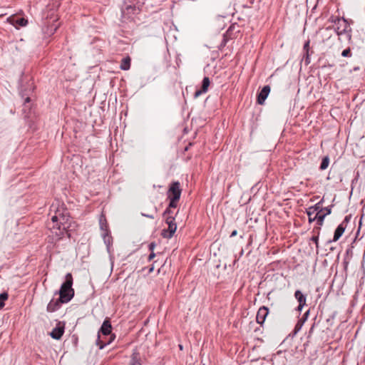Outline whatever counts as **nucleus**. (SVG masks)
I'll return each mask as SVG.
<instances>
[{
    "label": "nucleus",
    "instance_id": "f257e3e1",
    "mask_svg": "<svg viewBox=\"0 0 365 365\" xmlns=\"http://www.w3.org/2000/svg\"><path fill=\"white\" fill-rule=\"evenodd\" d=\"M50 215L51 222L48 223L49 229L53 230L56 235L60 237L65 230L71 227V219L68 212L58 204L53 203L51 207Z\"/></svg>",
    "mask_w": 365,
    "mask_h": 365
},
{
    "label": "nucleus",
    "instance_id": "f03ea898",
    "mask_svg": "<svg viewBox=\"0 0 365 365\" xmlns=\"http://www.w3.org/2000/svg\"><path fill=\"white\" fill-rule=\"evenodd\" d=\"M334 24V31L339 39L344 38L350 41L351 38V29L348 21L342 18L336 17L331 20Z\"/></svg>",
    "mask_w": 365,
    "mask_h": 365
},
{
    "label": "nucleus",
    "instance_id": "7ed1b4c3",
    "mask_svg": "<svg viewBox=\"0 0 365 365\" xmlns=\"http://www.w3.org/2000/svg\"><path fill=\"white\" fill-rule=\"evenodd\" d=\"M73 277L71 273L66 275V281L63 282L59 290V295L61 302H68L74 295V290L72 288Z\"/></svg>",
    "mask_w": 365,
    "mask_h": 365
},
{
    "label": "nucleus",
    "instance_id": "20e7f679",
    "mask_svg": "<svg viewBox=\"0 0 365 365\" xmlns=\"http://www.w3.org/2000/svg\"><path fill=\"white\" fill-rule=\"evenodd\" d=\"M166 223L168 225V229L164 230L162 232V235L164 238L170 239L171 238L174 233L176 231L177 225L175 222V219L173 217H168L166 219Z\"/></svg>",
    "mask_w": 365,
    "mask_h": 365
},
{
    "label": "nucleus",
    "instance_id": "39448f33",
    "mask_svg": "<svg viewBox=\"0 0 365 365\" xmlns=\"http://www.w3.org/2000/svg\"><path fill=\"white\" fill-rule=\"evenodd\" d=\"M64 324L59 322L56 327L51 331L50 336L54 339H60L64 333Z\"/></svg>",
    "mask_w": 365,
    "mask_h": 365
},
{
    "label": "nucleus",
    "instance_id": "423d86ee",
    "mask_svg": "<svg viewBox=\"0 0 365 365\" xmlns=\"http://www.w3.org/2000/svg\"><path fill=\"white\" fill-rule=\"evenodd\" d=\"M168 193L169 197H173L174 200H179L181 195L180 183L178 182H173L169 189Z\"/></svg>",
    "mask_w": 365,
    "mask_h": 365
},
{
    "label": "nucleus",
    "instance_id": "0eeeda50",
    "mask_svg": "<svg viewBox=\"0 0 365 365\" xmlns=\"http://www.w3.org/2000/svg\"><path fill=\"white\" fill-rule=\"evenodd\" d=\"M322 201L323 200L319 201L318 203H317L314 206H311V207H309L307 209V215L309 217V222H312L313 221L312 215H315L318 212H322L323 211Z\"/></svg>",
    "mask_w": 365,
    "mask_h": 365
},
{
    "label": "nucleus",
    "instance_id": "6e6552de",
    "mask_svg": "<svg viewBox=\"0 0 365 365\" xmlns=\"http://www.w3.org/2000/svg\"><path fill=\"white\" fill-rule=\"evenodd\" d=\"M269 313L268 308L266 307H262L259 309L256 319L258 324H262Z\"/></svg>",
    "mask_w": 365,
    "mask_h": 365
},
{
    "label": "nucleus",
    "instance_id": "1a4fd4ad",
    "mask_svg": "<svg viewBox=\"0 0 365 365\" xmlns=\"http://www.w3.org/2000/svg\"><path fill=\"white\" fill-rule=\"evenodd\" d=\"M294 297L299 302L297 310L301 312L304 305L306 304V297L302 294L300 290H297L294 293Z\"/></svg>",
    "mask_w": 365,
    "mask_h": 365
},
{
    "label": "nucleus",
    "instance_id": "9d476101",
    "mask_svg": "<svg viewBox=\"0 0 365 365\" xmlns=\"http://www.w3.org/2000/svg\"><path fill=\"white\" fill-rule=\"evenodd\" d=\"M270 92V87L269 86H265L262 88L260 93L258 95L257 102L259 104L262 105L267 98L269 93Z\"/></svg>",
    "mask_w": 365,
    "mask_h": 365
},
{
    "label": "nucleus",
    "instance_id": "9b49d317",
    "mask_svg": "<svg viewBox=\"0 0 365 365\" xmlns=\"http://www.w3.org/2000/svg\"><path fill=\"white\" fill-rule=\"evenodd\" d=\"M210 79L208 77H205L202 80V88L200 90L196 91L194 96L195 98L199 97L201 94L205 93L207 91L210 86Z\"/></svg>",
    "mask_w": 365,
    "mask_h": 365
},
{
    "label": "nucleus",
    "instance_id": "f8f14e48",
    "mask_svg": "<svg viewBox=\"0 0 365 365\" xmlns=\"http://www.w3.org/2000/svg\"><path fill=\"white\" fill-rule=\"evenodd\" d=\"M62 303L63 302H61L60 297H59V299H51L47 305V311L48 312H55L60 307L61 304H62Z\"/></svg>",
    "mask_w": 365,
    "mask_h": 365
},
{
    "label": "nucleus",
    "instance_id": "ddd939ff",
    "mask_svg": "<svg viewBox=\"0 0 365 365\" xmlns=\"http://www.w3.org/2000/svg\"><path fill=\"white\" fill-rule=\"evenodd\" d=\"M101 235L103 238L104 243L107 246L108 250H109L110 246L112 244V237L110 235L109 230L106 229L104 232L101 233Z\"/></svg>",
    "mask_w": 365,
    "mask_h": 365
},
{
    "label": "nucleus",
    "instance_id": "4468645a",
    "mask_svg": "<svg viewBox=\"0 0 365 365\" xmlns=\"http://www.w3.org/2000/svg\"><path fill=\"white\" fill-rule=\"evenodd\" d=\"M345 230V227L343 226L342 224L339 225L335 232H334V238L333 240L331 241V242H336L341 237V235H343L344 232Z\"/></svg>",
    "mask_w": 365,
    "mask_h": 365
},
{
    "label": "nucleus",
    "instance_id": "2eb2a0df",
    "mask_svg": "<svg viewBox=\"0 0 365 365\" xmlns=\"http://www.w3.org/2000/svg\"><path fill=\"white\" fill-rule=\"evenodd\" d=\"M111 325L109 323L108 321H104L101 327V331L103 335H108L111 332Z\"/></svg>",
    "mask_w": 365,
    "mask_h": 365
},
{
    "label": "nucleus",
    "instance_id": "dca6fc26",
    "mask_svg": "<svg viewBox=\"0 0 365 365\" xmlns=\"http://www.w3.org/2000/svg\"><path fill=\"white\" fill-rule=\"evenodd\" d=\"M11 23L17 26H25L27 25V23H28V21L26 19H25L24 18H19V19H14V18H11V20H10Z\"/></svg>",
    "mask_w": 365,
    "mask_h": 365
},
{
    "label": "nucleus",
    "instance_id": "f3484780",
    "mask_svg": "<svg viewBox=\"0 0 365 365\" xmlns=\"http://www.w3.org/2000/svg\"><path fill=\"white\" fill-rule=\"evenodd\" d=\"M130 66V58L129 57H126L122 59L120 63V68L123 71H128Z\"/></svg>",
    "mask_w": 365,
    "mask_h": 365
},
{
    "label": "nucleus",
    "instance_id": "a211bd4d",
    "mask_svg": "<svg viewBox=\"0 0 365 365\" xmlns=\"http://www.w3.org/2000/svg\"><path fill=\"white\" fill-rule=\"evenodd\" d=\"M325 215L323 213L322 214V212H318L314 217H313V221L315 220H317V222H318V224L319 225H322L323 222H324V217H325Z\"/></svg>",
    "mask_w": 365,
    "mask_h": 365
},
{
    "label": "nucleus",
    "instance_id": "6ab92c4d",
    "mask_svg": "<svg viewBox=\"0 0 365 365\" xmlns=\"http://www.w3.org/2000/svg\"><path fill=\"white\" fill-rule=\"evenodd\" d=\"M139 354L138 353L134 352L132 355V359L130 363V365H141L139 361Z\"/></svg>",
    "mask_w": 365,
    "mask_h": 365
},
{
    "label": "nucleus",
    "instance_id": "aec40b11",
    "mask_svg": "<svg viewBox=\"0 0 365 365\" xmlns=\"http://www.w3.org/2000/svg\"><path fill=\"white\" fill-rule=\"evenodd\" d=\"M329 157H324L323 159H322V163L320 165V169L324 170L325 169H327L329 166Z\"/></svg>",
    "mask_w": 365,
    "mask_h": 365
},
{
    "label": "nucleus",
    "instance_id": "412c9836",
    "mask_svg": "<svg viewBox=\"0 0 365 365\" xmlns=\"http://www.w3.org/2000/svg\"><path fill=\"white\" fill-rule=\"evenodd\" d=\"M8 299V294L3 292L0 294V309L4 307V302Z\"/></svg>",
    "mask_w": 365,
    "mask_h": 365
},
{
    "label": "nucleus",
    "instance_id": "4be33fe9",
    "mask_svg": "<svg viewBox=\"0 0 365 365\" xmlns=\"http://www.w3.org/2000/svg\"><path fill=\"white\" fill-rule=\"evenodd\" d=\"M100 227L102 230V232H104L105 230H108V225L106 222H105V220H103V217H101L100 219Z\"/></svg>",
    "mask_w": 365,
    "mask_h": 365
},
{
    "label": "nucleus",
    "instance_id": "5701e85b",
    "mask_svg": "<svg viewBox=\"0 0 365 365\" xmlns=\"http://www.w3.org/2000/svg\"><path fill=\"white\" fill-rule=\"evenodd\" d=\"M96 344L99 346V349H102L104 348V346L106 345V344H103V343H101V340H100V336L99 334L98 335V339L96 340Z\"/></svg>",
    "mask_w": 365,
    "mask_h": 365
},
{
    "label": "nucleus",
    "instance_id": "b1692460",
    "mask_svg": "<svg viewBox=\"0 0 365 365\" xmlns=\"http://www.w3.org/2000/svg\"><path fill=\"white\" fill-rule=\"evenodd\" d=\"M170 199V205L169 206L171 207H176L177 206V202L178 200H174L173 197H169Z\"/></svg>",
    "mask_w": 365,
    "mask_h": 365
},
{
    "label": "nucleus",
    "instance_id": "393cba45",
    "mask_svg": "<svg viewBox=\"0 0 365 365\" xmlns=\"http://www.w3.org/2000/svg\"><path fill=\"white\" fill-rule=\"evenodd\" d=\"M309 41H307L304 46V50L306 51L307 53V59L309 58L308 51H309Z\"/></svg>",
    "mask_w": 365,
    "mask_h": 365
},
{
    "label": "nucleus",
    "instance_id": "a878e982",
    "mask_svg": "<svg viewBox=\"0 0 365 365\" xmlns=\"http://www.w3.org/2000/svg\"><path fill=\"white\" fill-rule=\"evenodd\" d=\"M302 327V322H298L294 328L295 334L297 333Z\"/></svg>",
    "mask_w": 365,
    "mask_h": 365
},
{
    "label": "nucleus",
    "instance_id": "bb28decb",
    "mask_svg": "<svg viewBox=\"0 0 365 365\" xmlns=\"http://www.w3.org/2000/svg\"><path fill=\"white\" fill-rule=\"evenodd\" d=\"M349 55H350V49L349 48L344 50L341 53V56L344 57H347Z\"/></svg>",
    "mask_w": 365,
    "mask_h": 365
},
{
    "label": "nucleus",
    "instance_id": "cd10ccee",
    "mask_svg": "<svg viewBox=\"0 0 365 365\" xmlns=\"http://www.w3.org/2000/svg\"><path fill=\"white\" fill-rule=\"evenodd\" d=\"M311 240L316 244L317 247H318L319 237L313 236Z\"/></svg>",
    "mask_w": 365,
    "mask_h": 365
},
{
    "label": "nucleus",
    "instance_id": "c85d7f7f",
    "mask_svg": "<svg viewBox=\"0 0 365 365\" xmlns=\"http://www.w3.org/2000/svg\"><path fill=\"white\" fill-rule=\"evenodd\" d=\"M323 210L326 211V212L324 213L325 215H329L331 213V208L329 207L324 208Z\"/></svg>",
    "mask_w": 365,
    "mask_h": 365
},
{
    "label": "nucleus",
    "instance_id": "c756f323",
    "mask_svg": "<svg viewBox=\"0 0 365 365\" xmlns=\"http://www.w3.org/2000/svg\"><path fill=\"white\" fill-rule=\"evenodd\" d=\"M155 253L152 252V253L149 255V257H148V259H149V260H151L152 259H153V258L155 257Z\"/></svg>",
    "mask_w": 365,
    "mask_h": 365
},
{
    "label": "nucleus",
    "instance_id": "7c9ffc66",
    "mask_svg": "<svg viewBox=\"0 0 365 365\" xmlns=\"http://www.w3.org/2000/svg\"><path fill=\"white\" fill-rule=\"evenodd\" d=\"M237 234V230H234L232 232L231 235H230V237H235L236 236Z\"/></svg>",
    "mask_w": 365,
    "mask_h": 365
},
{
    "label": "nucleus",
    "instance_id": "2f4dec72",
    "mask_svg": "<svg viewBox=\"0 0 365 365\" xmlns=\"http://www.w3.org/2000/svg\"><path fill=\"white\" fill-rule=\"evenodd\" d=\"M143 216H145V217H148L149 218H151V219H153L154 218V216L153 215H145V214H143Z\"/></svg>",
    "mask_w": 365,
    "mask_h": 365
},
{
    "label": "nucleus",
    "instance_id": "473e14b6",
    "mask_svg": "<svg viewBox=\"0 0 365 365\" xmlns=\"http://www.w3.org/2000/svg\"><path fill=\"white\" fill-rule=\"evenodd\" d=\"M149 247H150V250H153V249H154V247H155V245H154L153 243H151V244L149 245Z\"/></svg>",
    "mask_w": 365,
    "mask_h": 365
},
{
    "label": "nucleus",
    "instance_id": "72a5a7b5",
    "mask_svg": "<svg viewBox=\"0 0 365 365\" xmlns=\"http://www.w3.org/2000/svg\"><path fill=\"white\" fill-rule=\"evenodd\" d=\"M29 101H30V98L27 97V98L25 99V103H29Z\"/></svg>",
    "mask_w": 365,
    "mask_h": 365
},
{
    "label": "nucleus",
    "instance_id": "f704fd0d",
    "mask_svg": "<svg viewBox=\"0 0 365 365\" xmlns=\"http://www.w3.org/2000/svg\"><path fill=\"white\" fill-rule=\"evenodd\" d=\"M179 347H180V349H182V345H179Z\"/></svg>",
    "mask_w": 365,
    "mask_h": 365
},
{
    "label": "nucleus",
    "instance_id": "c9c22d12",
    "mask_svg": "<svg viewBox=\"0 0 365 365\" xmlns=\"http://www.w3.org/2000/svg\"><path fill=\"white\" fill-rule=\"evenodd\" d=\"M153 267H152V268H150V272H152V271H153Z\"/></svg>",
    "mask_w": 365,
    "mask_h": 365
}]
</instances>
